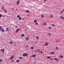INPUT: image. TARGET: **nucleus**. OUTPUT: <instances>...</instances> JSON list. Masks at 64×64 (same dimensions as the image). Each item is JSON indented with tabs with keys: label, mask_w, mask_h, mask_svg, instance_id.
Wrapping results in <instances>:
<instances>
[{
	"label": "nucleus",
	"mask_w": 64,
	"mask_h": 64,
	"mask_svg": "<svg viewBox=\"0 0 64 64\" xmlns=\"http://www.w3.org/2000/svg\"><path fill=\"white\" fill-rule=\"evenodd\" d=\"M56 50H58V47H56Z\"/></svg>",
	"instance_id": "34"
},
{
	"label": "nucleus",
	"mask_w": 64,
	"mask_h": 64,
	"mask_svg": "<svg viewBox=\"0 0 64 64\" xmlns=\"http://www.w3.org/2000/svg\"><path fill=\"white\" fill-rule=\"evenodd\" d=\"M50 60H51V61H52L53 60L52 58H50Z\"/></svg>",
	"instance_id": "44"
},
{
	"label": "nucleus",
	"mask_w": 64,
	"mask_h": 64,
	"mask_svg": "<svg viewBox=\"0 0 64 64\" xmlns=\"http://www.w3.org/2000/svg\"><path fill=\"white\" fill-rule=\"evenodd\" d=\"M48 35L49 36H51V34L50 33H48Z\"/></svg>",
	"instance_id": "16"
},
{
	"label": "nucleus",
	"mask_w": 64,
	"mask_h": 64,
	"mask_svg": "<svg viewBox=\"0 0 64 64\" xmlns=\"http://www.w3.org/2000/svg\"><path fill=\"white\" fill-rule=\"evenodd\" d=\"M19 60H16V62H19Z\"/></svg>",
	"instance_id": "24"
},
{
	"label": "nucleus",
	"mask_w": 64,
	"mask_h": 64,
	"mask_svg": "<svg viewBox=\"0 0 64 64\" xmlns=\"http://www.w3.org/2000/svg\"><path fill=\"white\" fill-rule=\"evenodd\" d=\"M60 58H63V56L62 55H60Z\"/></svg>",
	"instance_id": "11"
},
{
	"label": "nucleus",
	"mask_w": 64,
	"mask_h": 64,
	"mask_svg": "<svg viewBox=\"0 0 64 64\" xmlns=\"http://www.w3.org/2000/svg\"><path fill=\"white\" fill-rule=\"evenodd\" d=\"M20 30V28L17 29L16 31V33H18V30Z\"/></svg>",
	"instance_id": "2"
},
{
	"label": "nucleus",
	"mask_w": 64,
	"mask_h": 64,
	"mask_svg": "<svg viewBox=\"0 0 64 64\" xmlns=\"http://www.w3.org/2000/svg\"><path fill=\"white\" fill-rule=\"evenodd\" d=\"M52 27H54V26H55V24H52Z\"/></svg>",
	"instance_id": "27"
},
{
	"label": "nucleus",
	"mask_w": 64,
	"mask_h": 64,
	"mask_svg": "<svg viewBox=\"0 0 64 64\" xmlns=\"http://www.w3.org/2000/svg\"><path fill=\"white\" fill-rule=\"evenodd\" d=\"M26 46V47L28 48V45H27Z\"/></svg>",
	"instance_id": "42"
},
{
	"label": "nucleus",
	"mask_w": 64,
	"mask_h": 64,
	"mask_svg": "<svg viewBox=\"0 0 64 64\" xmlns=\"http://www.w3.org/2000/svg\"><path fill=\"white\" fill-rule=\"evenodd\" d=\"M22 37H24V34H22Z\"/></svg>",
	"instance_id": "20"
},
{
	"label": "nucleus",
	"mask_w": 64,
	"mask_h": 64,
	"mask_svg": "<svg viewBox=\"0 0 64 64\" xmlns=\"http://www.w3.org/2000/svg\"><path fill=\"white\" fill-rule=\"evenodd\" d=\"M46 23H45L44 24H43L42 25H46Z\"/></svg>",
	"instance_id": "31"
},
{
	"label": "nucleus",
	"mask_w": 64,
	"mask_h": 64,
	"mask_svg": "<svg viewBox=\"0 0 64 64\" xmlns=\"http://www.w3.org/2000/svg\"><path fill=\"white\" fill-rule=\"evenodd\" d=\"M4 11L5 12V13H7V11L6 10V9H4Z\"/></svg>",
	"instance_id": "6"
},
{
	"label": "nucleus",
	"mask_w": 64,
	"mask_h": 64,
	"mask_svg": "<svg viewBox=\"0 0 64 64\" xmlns=\"http://www.w3.org/2000/svg\"><path fill=\"white\" fill-rule=\"evenodd\" d=\"M31 49H32V50L33 49H34V48L32 46L31 47Z\"/></svg>",
	"instance_id": "23"
},
{
	"label": "nucleus",
	"mask_w": 64,
	"mask_h": 64,
	"mask_svg": "<svg viewBox=\"0 0 64 64\" xmlns=\"http://www.w3.org/2000/svg\"><path fill=\"white\" fill-rule=\"evenodd\" d=\"M1 50L2 52H5V50L3 49H1Z\"/></svg>",
	"instance_id": "8"
},
{
	"label": "nucleus",
	"mask_w": 64,
	"mask_h": 64,
	"mask_svg": "<svg viewBox=\"0 0 64 64\" xmlns=\"http://www.w3.org/2000/svg\"><path fill=\"white\" fill-rule=\"evenodd\" d=\"M2 29V26H0V30H1Z\"/></svg>",
	"instance_id": "15"
},
{
	"label": "nucleus",
	"mask_w": 64,
	"mask_h": 64,
	"mask_svg": "<svg viewBox=\"0 0 64 64\" xmlns=\"http://www.w3.org/2000/svg\"><path fill=\"white\" fill-rule=\"evenodd\" d=\"M2 9H4V7H2Z\"/></svg>",
	"instance_id": "50"
},
{
	"label": "nucleus",
	"mask_w": 64,
	"mask_h": 64,
	"mask_svg": "<svg viewBox=\"0 0 64 64\" xmlns=\"http://www.w3.org/2000/svg\"><path fill=\"white\" fill-rule=\"evenodd\" d=\"M26 13H29V10H27L26 12Z\"/></svg>",
	"instance_id": "33"
},
{
	"label": "nucleus",
	"mask_w": 64,
	"mask_h": 64,
	"mask_svg": "<svg viewBox=\"0 0 64 64\" xmlns=\"http://www.w3.org/2000/svg\"><path fill=\"white\" fill-rule=\"evenodd\" d=\"M32 57H36V56L35 54H33L32 56Z\"/></svg>",
	"instance_id": "12"
},
{
	"label": "nucleus",
	"mask_w": 64,
	"mask_h": 64,
	"mask_svg": "<svg viewBox=\"0 0 64 64\" xmlns=\"http://www.w3.org/2000/svg\"><path fill=\"white\" fill-rule=\"evenodd\" d=\"M40 52L41 53H42V52L41 51H40Z\"/></svg>",
	"instance_id": "49"
},
{
	"label": "nucleus",
	"mask_w": 64,
	"mask_h": 64,
	"mask_svg": "<svg viewBox=\"0 0 64 64\" xmlns=\"http://www.w3.org/2000/svg\"><path fill=\"white\" fill-rule=\"evenodd\" d=\"M27 16H29V15L28 14L27 15Z\"/></svg>",
	"instance_id": "47"
},
{
	"label": "nucleus",
	"mask_w": 64,
	"mask_h": 64,
	"mask_svg": "<svg viewBox=\"0 0 64 64\" xmlns=\"http://www.w3.org/2000/svg\"><path fill=\"white\" fill-rule=\"evenodd\" d=\"M14 61V60H11V62H13Z\"/></svg>",
	"instance_id": "35"
},
{
	"label": "nucleus",
	"mask_w": 64,
	"mask_h": 64,
	"mask_svg": "<svg viewBox=\"0 0 64 64\" xmlns=\"http://www.w3.org/2000/svg\"><path fill=\"white\" fill-rule=\"evenodd\" d=\"M38 23L37 22H36V25H38Z\"/></svg>",
	"instance_id": "38"
},
{
	"label": "nucleus",
	"mask_w": 64,
	"mask_h": 64,
	"mask_svg": "<svg viewBox=\"0 0 64 64\" xmlns=\"http://www.w3.org/2000/svg\"><path fill=\"white\" fill-rule=\"evenodd\" d=\"M10 44H13V42H10Z\"/></svg>",
	"instance_id": "22"
},
{
	"label": "nucleus",
	"mask_w": 64,
	"mask_h": 64,
	"mask_svg": "<svg viewBox=\"0 0 64 64\" xmlns=\"http://www.w3.org/2000/svg\"><path fill=\"white\" fill-rule=\"evenodd\" d=\"M48 43L47 42L45 46H48Z\"/></svg>",
	"instance_id": "13"
},
{
	"label": "nucleus",
	"mask_w": 64,
	"mask_h": 64,
	"mask_svg": "<svg viewBox=\"0 0 64 64\" xmlns=\"http://www.w3.org/2000/svg\"><path fill=\"white\" fill-rule=\"evenodd\" d=\"M19 20H21L22 19V18L21 17H20L19 18Z\"/></svg>",
	"instance_id": "19"
},
{
	"label": "nucleus",
	"mask_w": 64,
	"mask_h": 64,
	"mask_svg": "<svg viewBox=\"0 0 64 64\" xmlns=\"http://www.w3.org/2000/svg\"><path fill=\"white\" fill-rule=\"evenodd\" d=\"M62 12H64V9L62 11Z\"/></svg>",
	"instance_id": "43"
},
{
	"label": "nucleus",
	"mask_w": 64,
	"mask_h": 64,
	"mask_svg": "<svg viewBox=\"0 0 64 64\" xmlns=\"http://www.w3.org/2000/svg\"><path fill=\"white\" fill-rule=\"evenodd\" d=\"M2 15L1 14H0V17H2Z\"/></svg>",
	"instance_id": "30"
},
{
	"label": "nucleus",
	"mask_w": 64,
	"mask_h": 64,
	"mask_svg": "<svg viewBox=\"0 0 64 64\" xmlns=\"http://www.w3.org/2000/svg\"><path fill=\"white\" fill-rule=\"evenodd\" d=\"M42 18H44V16L43 15V14H42L41 16Z\"/></svg>",
	"instance_id": "17"
},
{
	"label": "nucleus",
	"mask_w": 64,
	"mask_h": 64,
	"mask_svg": "<svg viewBox=\"0 0 64 64\" xmlns=\"http://www.w3.org/2000/svg\"><path fill=\"white\" fill-rule=\"evenodd\" d=\"M29 38L28 37H27L26 38V40H29Z\"/></svg>",
	"instance_id": "9"
},
{
	"label": "nucleus",
	"mask_w": 64,
	"mask_h": 64,
	"mask_svg": "<svg viewBox=\"0 0 64 64\" xmlns=\"http://www.w3.org/2000/svg\"><path fill=\"white\" fill-rule=\"evenodd\" d=\"M6 31H9V28H6Z\"/></svg>",
	"instance_id": "10"
},
{
	"label": "nucleus",
	"mask_w": 64,
	"mask_h": 64,
	"mask_svg": "<svg viewBox=\"0 0 64 64\" xmlns=\"http://www.w3.org/2000/svg\"><path fill=\"white\" fill-rule=\"evenodd\" d=\"M23 55L24 57H25V56H28V54H27L26 53H25V54H23Z\"/></svg>",
	"instance_id": "1"
},
{
	"label": "nucleus",
	"mask_w": 64,
	"mask_h": 64,
	"mask_svg": "<svg viewBox=\"0 0 64 64\" xmlns=\"http://www.w3.org/2000/svg\"><path fill=\"white\" fill-rule=\"evenodd\" d=\"M50 54L51 55H52V54H54V52H52L50 53Z\"/></svg>",
	"instance_id": "7"
},
{
	"label": "nucleus",
	"mask_w": 64,
	"mask_h": 64,
	"mask_svg": "<svg viewBox=\"0 0 64 64\" xmlns=\"http://www.w3.org/2000/svg\"><path fill=\"white\" fill-rule=\"evenodd\" d=\"M54 60H56V61H59L58 59L57 58H54Z\"/></svg>",
	"instance_id": "4"
},
{
	"label": "nucleus",
	"mask_w": 64,
	"mask_h": 64,
	"mask_svg": "<svg viewBox=\"0 0 64 64\" xmlns=\"http://www.w3.org/2000/svg\"><path fill=\"white\" fill-rule=\"evenodd\" d=\"M63 12L62 11L60 12V14H62V13H63Z\"/></svg>",
	"instance_id": "41"
},
{
	"label": "nucleus",
	"mask_w": 64,
	"mask_h": 64,
	"mask_svg": "<svg viewBox=\"0 0 64 64\" xmlns=\"http://www.w3.org/2000/svg\"><path fill=\"white\" fill-rule=\"evenodd\" d=\"M36 39H39V37H38V36H36Z\"/></svg>",
	"instance_id": "18"
},
{
	"label": "nucleus",
	"mask_w": 64,
	"mask_h": 64,
	"mask_svg": "<svg viewBox=\"0 0 64 64\" xmlns=\"http://www.w3.org/2000/svg\"><path fill=\"white\" fill-rule=\"evenodd\" d=\"M22 20H24V19L23 18H22Z\"/></svg>",
	"instance_id": "48"
},
{
	"label": "nucleus",
	"mask_w": 64,
	"mask_h": 64,
	"mask_svg": "<svg viewBox=\"0 0 64 64\" xmlns=\"http://www.w3.org/2000/svg\"><path fill=\"white\" fill-rule=\"evenodd\" d=\"M60 18H61V19H62V18L63 19V16H61L60 17Z\"/></svg>",
	"instance_id": "37"
},
{
	"label": "nucleus",
	"mask_w": 64,
	"mask_h": 64,
	"mask_svg": "<svg viewBox=\"0 0 64 64\" xmlns=\"http://www.w3.org/2000/svg\"><path fill=\"white\" fill-rule=\"evenodd\" d=\"M19 58H20V59H22V57H20Z\"/></svg>",
	"instance_id": "25"
},
{
	"label": "nucleus",
	"mask_w": 64,
	"mask_h": 64,
	"mask_svg": "<svg viewBox=\"0 0 64 64\" xmlns=\"http://www.w3.org/2000/svg\"><path fill=\"white\" fill-rule=\"evenodd\" d=\"M4 52H2V53L3 54H4Z\"/></svg>",
	"instance_id": "46"
},
{
	"label": "nucleus",
	"mask_w": 64,
	"mask_h": 64,
	"mask_svg": "<svg viewBox=\"0 0 64 64\" xmlns=\"http://www.w3.org/2000/svg\"><path fill=\"white\" fill-rule=\"evenodd\" d=\"M13 58H14V56H12L10 58V60H12Z\"/></svg>",
	"instance_id": "3"
},
{
	"label": "nucleus",
	"mask_w": 64,
	"mask_h": 64,
	"mask_svg": "<svg viewBox=\"0 0 64 64\" xmlns=\"http://www.w3.org/2000/svg\"><path fill=\"white\" fill-rule=\"evenodd\" d=\"M34 22L35 23H36V22H37V20H35L34 21Z\"/></svg>",
	"instance_id": "26"
},
{
	"label": "nucleus",
	"mask_w": 64,
	"mask_h": 64,
	"mask_svg": "<svg viewBox=\"0 0 64 64\" xmlns=\"http://www.w3.org/2000/svg\"><path fill=\"white\" fill-rule=\"evenodd\" d=\"M50 56H48L47 57V58H48V59H50Z\"/></svg>",
	"instance_id": "29"
},
{
	"label": "nucleus",
	"mask_w": 64,
	"mask_h": 64,
	"mask_svg": "<svg viewBox=\"0 0 64 64\" xmlns=\"http://www.w3.org/2000/svg\"><path fill=\"white\" fill-rule=\"evenodd\" d=\"M50 17H51V18H53V16H52V15H51Z\"/></svg>",
	"instance_id": "36"
},
{
	"label": "nucleus",
	"mask_w": 64,
	"mask_h": 64,
	"mask_svg": "<svg viewBox=\"0 0 64 64\" xmlns=\"http://www.w3.org/2000/svg\"><path fill=\"white\" fill-rule=\"evenodd\" d=\"M48 28L49 29H52V28H51V27L50 26L48 27Z\"/></svg>",
	"instance_id": "14"
},
{
	"label": "nucleus",
	"mask_w": 64,
	"mask_h": 64,
	"mask_svg": "<svg viewBox=\"0 0 64 64\" xmlns=\"http://www.w3.org/2000/svg\"><path fill=\"white\" fill-rule=\"evenodd\" d=\"M38 52H39L40 51L39 50V49H38L37 50Z\"/></svg>",
	"instance_id": "39"
},
{
	"label": "nucleus",
	"mask_w": 64,
	"mask_h": 64,
	"mask_svg": "<svg viewBox=\"0 0 64 64\" xmlns=\"http://www.w3.org/2000/svg\"><path fill=\"white\" fill-rule=\"evenodd\" d=\"M46 0H44V2H45L46 1Z\"/></svg>",
	"instance_id": "40"
},
{
	"label": "nucleus",
	"mask_w": 64,
	"mask_h": 64,
	"mask_svg": "<svg viewBox=\"0 0 64 64\" xmlns=\"http://www.w3.org/2000/svg\"><path fill=\"white\" fill-rule=\"evenodd\" d=\"M17 17L18 18H19L20 17V16L19 15H18L17 16Z\"/></svg>",
	"instance_id": "21"
},
{
	"label": "nucleus",
	"mask_w": 64,
	"mask_h": 64,
	"mask_svg": "<svg viewBox=\"0 0 64 64\" xmlns=\"http://www.w3.org/2000/svg\"><path fill=\"white\" fill-rule=\"evenodd\" d=\"M2 62V60L0 59V62Z\"/></svg>",
	"instance_id": "32"
},
{
	"label": "nucleus",
	"mask_w": 64,
	"mask_h": 64,
	"mask_svg": "<svg viewBox=\"0 0 64 64\" xmlns=\"http://www.w3.org/2000/svg\"><path fill=\"white\" fill-rule=\"evenodd\" d=\"M35 52H37V50H35Z\"/></svg>",
	"instance_id": "51"
},
{
	"label": "nucleus",
	"mask_w": 64,
	"mask_h": 64,
	"mask_svg": "<svg viewBox=\"0 0 64 64\" xmlns=\"http://www.w3.org/2000/svg\"><path fill=\"white\" fill-rule=\"evenodd\" d=\"M18 28V26H16V27H15V28Z\"/></svg>",
	"instance_id": "45"
},
{
	"label": "nucleus",
	"mask_w": 64,
	"mask_h": 64,
	"mask_svg": "<svg viewBox=\"0 0 64 64\" xmlns=\"http://www.w3.org/2000/svg\"><path fill=\"white\" fill-rule=\"evenodd\" d=\"M12 8L13 9H14V8Z\"/></svg>",
	"instance_id": "53"
},
{
	"label": "nucleus",
	"mask_w": 64,
	"mask_h": 64,
	"mask_svg": "<svg viewBox=\"0 0 64 64\" xmlns=\"http://www.w3.org/2000/svg\"><path fill=\"white\" fill-rule=\"evenodd\" d=\"M2 32H3L4 31V29H2Z\"/></svg>",
	"instance_id": "28"
},
{
	"label": "nucleus",
	"mask_w": 64,
	"mask_h": 64,
	"mask_svg": "<svg viewBox=\"0 0 64 64\" xmlns=\"http://www.w3.org/2000/svg\"><path fill=\"white\" fill-rule=\"evenodd\" d=\"M17 5L19 4V0H18L16 2Z\"/></svg>",
	"instance_id": "5"
},
{
	"label": "nucleus",
	"mask_w": 64,
	"mask_h": 64,
	"mask_svg": "<svg viewBox=\"0 0 64 64\" xmlns=\"http://www.w3.org/2000/svg\"><path fill=\"white\" fill-rule=\"evenodd\" d=\"M16 11H17V10H18V9H16Z\"/></svg>",
	"instance_id": "52"
}]
</instances>
